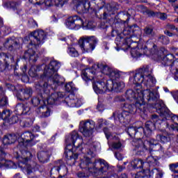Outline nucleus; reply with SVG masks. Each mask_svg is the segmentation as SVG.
I'll return each instance as SVG.
<instances>
[{
  "instance_id": "f257e3e1",
  "label": "nucleus",
  "mask_w": 178,
  "mask_h": 178,
  "mask_svg": "<svg viewBox=\"0 0 178 178\" xmlns=\"http://www.w3.org/2000/svg\"><path fill=\"white\" fill-rule=\"evenodd\" d=\"M60 67V63L55 60H51L48 65H46L44 70L43 75H41L40 80L36 84V87H40L44 94L49 95V85L48 82L45 81V79L53 77L51 79L52 86H54V88H56L58 86H62L65 83V79L60 77L58 74V70Z\"/></svg>"
},
{
  "instance_id": "f03ea898",
  "label": "nucleus",
  "mask_w": 178,
  "mask_h": 178,
  "mask_svg": "<svg viewBox=\"0 0 178 178\" xmlns=\"http://www.w3.org/2000/svg\"><path fill=\"white\" fill-rule=\"evenodd\" d=\"M29 146L23 142H19L17 149L19 152H14V157L17 159L20 163L25 165V172L29 178H33L35 176L36 170L40 169V165L35 162H31L33 159V154L29 151Z\"/></svg>"
},
{
  "instance_id": "7ed1b4c3",
  "label": "nucleus",
  "mask_w": 178,
  "mask_h": 178,
  "mask_svg": "<svg viewBox=\"0 0 178 178\" xmlns=\"http://www.w3.org/2000/svg\"><path fill=\"white\" fill-rule=\"evenodd\" d=\"M125 97L127 102H136L137 99L138 101L146 99L149 105L154 106L155 102L159 99V93L156 89L143 90L141 85H138L134 86V90L131 89L127 90Z\"/></svg>"
},
{
  "instance_id": "20e7f679",
  "label": "nucleus",
  "mask_w": 178,
  "mask_h": 178,
  "mask_svg": "<svg viewBox=\"0 0 178 178\" xmlns=\"http://www.w3.org/2000/svg\"><path fill=\"white\" fill-rule=\"evenodd\" d=\"M47 38V34L42 30L35 31L32 32L30 36L25 38L24 42L28 44L29 49L24 52L23 58L24 59H29L32 62H37V57L35 51L33 50V48L44 44V40Z\"/></svg>"
},
{
  "instance_id": "39448f33",
  "label": "nucleus",
  "mask_w": 178,
  "mask_h": 178,
  "mask_svg": "<svg viewBox=\"0 0 178 178\" xmlns=\"http://www.w3.org/2000/svg\"><path fill=\"white\" fill-rule=\"evenodd\" d=\"M97 83L94 86V90L97 94H105L108 91H114V92H120L124 88V82H116L108 81L101 74L96 78Z\"/></svg>"
},
{
  "instance_id": "423d86ee",
  "label": "nucleus",
  "mask_w": 178,
  "mask_h": 178,
  "mask_svg": "<svg viewBox=\"0 0 178 178\" xmlns=\"http://www.w3.org/2000/svg\"><path fill=\"white\" fill-rule=\"evenodd\" d=\"M70 140L72 145L70 144L67 145L65 156L67 159H74V161H76L81 152L84 153L83 152V147H81L83 139H81L77 132L73 131L71 134Z\"/></svg>"
},
{
  "instance_id": "0eeeda50",
  "label": "nucleus",
  "mask_w": 178,
  "mask_h": 178,
  "mask_svg": "<svg viewBox=\"0 0 178 178\" xmlns=\"http://www.w3.org/2000/svg\"><path fill=\"white\" fill-rule=\"evenodd\" d=\"M131 12H134V10L129 9L128 11L118 13L114 17L113 24L118 31H122L126 28V24L129 23V20L131 17Z\"/></svg>"
},
{
  "instance_id": "6e6552de",
  "label": "nucleus",
  "mask_w": 178,
  "mask_h": 178,
  "mask_svg": "<svg viewBox=\"0 0 178 178\" xmlns=\"http://www.w3.org/2000/svg\"><path fill=\"white\" fill-rule=\"evenodd\" d=\"M154 108H156V112L159 113L161 118H163L165 120H172L173 122L178 120V115H173V113L168 109L163 101L157 99V101L153 104Z\"/></svg>"
},
{
  "instance_id": "1a4fd4ad",
  "label": "nucleus",
  "mask_w": 178,
  "mask_h": 178,
  "mask_svg": "<svg viewBox=\"0 0 178 178\" xmlns=\"http://www.w3.org/2000/svg\"><path fill=\"white\" fill-rule=\"evenodd\" d=\"M113 170V166L109 165L106 161L102 159H98L95 161L94 175L96 176L104 175L108 176Z\"/></svg>"
},
{
  "instance_id": "9d476101",
  "label": "nucleus",
  "mask_w": 178,
  "mask_h": 178,
  "mask_svg": "<svg viewBox=\"0 0 178 178\" xmlns=\"http://www.w3.org/2000/svg\"><path fill=\"white\" fill-rule=\"evenodd\" d=\"M97 44H98V39L95 36L85 37L79 40V47L83 54L92 52L95 49Z\"/></svg>"
},
{
  "instance_id": "9b49d317",
  "label": "nucleus",
  "mask_w": 178,
  "mask_h": 178,
  "mask_svg": "<svg viewBox=\"0 0 178 178\" xmlns=\"http://www.w3.org/2000/svg\"><path fill=\"white\" fill-rule=\"evenodd\" d=\"M121 108L122 111L129 113V115H134L136 112H138V113H145L146 111L145 104H141L140 102H136L135 104L134 102H132V103L127 102L121 104Z\"/></svg>"
},
{
  "instance_id": "f8f14e48",
  "label": "nucleus",
  "mask_w": 178,
  "mask_h": 178,
  "mask_svg": "<svg viewBox=\"0 0 178 178\" xmlns=\"http://www.w3.org/2000/svg\"><path fill=\"white\" fill-rule=\"evenodd\" d=\"M148 51H150L152 55L156 54V45L154 43L147 42L143 47H135L131 49V55L133 58H140L143 55H147Z\"/></svg>"
},
{
  "instance_id": "ddd939ff",
  "label": "nucleus",
  "mask_w": 178,
  "mask_h": 178,
  "mask_svg": "<svg viewBox=\"0 0 178 178\" xmlns=\"http://www.w3.org/2000/svg\"><path fill=\"white\" fill-rule=\"evenodd\" d=\"M67 174V167L63 163L62 160H58L54 163V166L51 169L50 177L62 178Z\"/></svg>"
},
{
  "instance_id": "4468645a",
  "label": "nucleus",
  "mask_w": 178,
  "mask_h": 178,
  "mask_svg": "<svg viewBox=\"0 0 178 178\" xmlns=\"http://www.w3.org/2000/svg\"><path fill=\"white\" fill-rule=\"evenodd\" d=\"M17 140V136L15 134H10L6 135L3 138V144L0 146V158L5 159L6 158V152L5 149L8 148V145L15 144Z\"/></svg>"
},
{
  "instance_id": "2eb2a0df",
  "label": "nucleus",
  "mask_w": 178,
  "mask_h": 178,
  "mask_svg": "<svg viewBox=\"0 0 178 178\" xmlns=\"http://www.w3.org/2000/svg\"><path fill=\"white\" fill-rule=\"evenodd\" d=\"M95 127V122L91 120L81 121L79 124V131L84 137H91Z\"/></svg>"
},
{
  "instance_id": "dca6fc26",
  "label": "nucleus",
  "mask_w": 178,
  "mask_h": 178,
  "mask_svg": "<svg viewBox=\"0 0 178 178\" xmlns=\"http://www.w3.org/2000/svg\"><path fill=\"white\" fill-rule=\"evenodd\" d=\"M148 74H149V66L143 67L136 70L134 75L136 86H140L141 83H144V80Z\"/></svg>"
},
{
  "instance_id": "f3484780",
  "label": "nucleus",
  "mask_w": 178,
  "mask_h": 178,
  "mask_svg": "<svg viewBox=\"0 0 178 178\" xmlns=\"http://www.w3.org/2000/svg\"><path fill=\"white\" fill-rule=\"evenodd\" d=\"M144 146L145 151H147L148 154H151L152 151H161L162 149V145L158 143V140L151 138H147Z\"/></svg>"
},
{
  "instance_id": "a211bd4d",
  "label": "nucleus",
  "mask_w": 178,
  "mask_h": 178,
  "mask_svg": "<svg viewBox=\"0 0 178 178\" xmlns=\"http://www.w3.org/2000/svg\"><path fill=\"white\" fill-rule=\"evenodd\" d=\"M96 72L94 69L92 68H86L83 70L81 72V77L85 80V81H90V80H93V90L94 86L97 84V77L100 74L102 77V73H97V76H95Z\"/></svg>"
},
{
  "instance_id": "6ab92c4d",
  "label": "nucleus",
  "mask_w": 178,
  "mask_h": 178,
  "mask_svg": "<svg viewBox=\"0 0 178 178\" xmlns=\"http://www.w3.org/2000/svg\"><path fill=\"white\" fill-rule=\"evenodd\" d=\"M112 118H113L115 121L118 120L120 123H129L131 119V115L124 110H122V112L116 110L113 113Z\"/></svg>"
},
{
  "instance_id": "aec40b11",
  "label": "nucleus",
  "mask_w": 178,
  "mask_h": 178,
  "mask_svg": "<svg viewBox=\"0 0 178 178\" xmlns=\"http://www.w3.org/2000/svg\"><path fill=\"white\" fill-rule=\"evenodd\" d=\"M65 24L68 29L73 30L76 29V26L78 27H81L84 24V21L79 15H74L68 17L65 21Z\"/></svg>"
},
{
  "instance_id": "412c9836",
  "label": "nucleus",
  "mask_w": 178,
  "mask_h": 178,
  "mask_svg": "<svg viewBox=\"0 0 178 178\" xmlns=\"http://www.w3.org/2000/svg\"><path fill=\"white\" fill-rule=\"evenodd\" d=\"M74 2H76L75 8L78 13H87V12H88V10H90V8H91L90 1L88 0H74Z\"/></svg>"
},
{
  "instance_id": "4be33fe9",
  "label": "nucleus",
  "mask_w": 178,
  "mask_h": 178,
  "mask_svg": "<svg viewBox=\"0 0 178 178\" xmlns=\"http://www.w3.org/2000/svg\"><path fill=\"white\" fill-rule=\"evenodd\" d=\"M134 29H136V30H139L138 25L134 24V25L128 26L122 30V35L125 37V40L132 38L133 35L138 37V33H136Z\"/></svg>"
},
{
  "instance_id": "5701e85b",
  "label": "nucleus",
  "mask_w": 178,
  "mask_h": 178,
  "mask_svg": "<svg viewBox=\"0 0 178 178\" xmlns=\"http://www.w3.org/2000/svg\"><path fill=\"white\" fill-rule=\"evenodd\" d=\"M158 168L143 169V171L138 172L135 175V178H144L145 176L154 177V176L158 175Z\"/></svg>"
},
{
  "instance_id": "b1692460",
  "label": "nucleus",
  "mask_w": 178,
  "mask_h": 178,
  "mask_svg": "<svg viewBox=\"0 0 178 178\" xmlns=\"http://www.w3.org/2000/svg\"><path fill=\"white\" fill-rule=\"evenodd\" d=\"M80 167L82 169H88L90 173H94L95 161H92L90 157H85L84 160L81 162Z\"/></svg>"
},
{
  "instance_id": "393cba45",
  "label": "nucleus",
  "mask_w": 178,
  "mask_h": 178,
  "mask_svg": "<svg viewBox=\"0 0 178 178\" xmlns=\"http://www.w3.org/2000/svg\"><path fill=\"white\" fill-rule=\"evenodd\" d=\"M4 47L9 51L19 49L20 48V40L18 38L8 39L4 43Z\"/></svg>"
},
{
  "instance_id": "a878e982",
  "label": "nucleus",
  "mask_w": 178,
  "mask_h": 178,
  "mask_svg": "<svg viewBox=\"0 0 178 178\" xmlns=\"http://www.w3.org/2000/svg\"><path fill=\"white\" fill-rule=\"evenodd\" d=\"M31 109L30 106H29V104L27 103H19L15 106V112L17 115H19V116H22V115H27Z\"/></svg>"
},
{
  "instance_id": "bb28decb",
  "label": "nucleus",
  "mask_w": 178,
  "mask_h": 178,
  "mask_svg": "<svg viewBox=\"0 0 178 178\" xmlns=\"http://www.w3.org/2000/svg\"><path fill=\"white\" fill-rule=\"evenodd\" d=\"M22 138L19 139V143H23L25 145L29 146V144L31 143V141L34 140L35 136L31 131H25L22 136Z\"/></svg>"
},
{
  "instance_id": "cd10ccee",
  "label": "nucleus",
  "mask_w": 178,
  "mask_h": 178,
  "mask_svg": "<svg viewBox=\"0 0 178 178\" xmlns=\"http://www.w3.org/2000/svg\"><path fill=\"white\" fill-rule=\"evenodd\" d=\"M155 84H156V79H155L154 76H151V71L149 70V74L146 75V77L143 81V85L147 87V90H149V88L155 87Z\"/></svg>"
},
{
  "instance_id": "c85d7f7f",
  "label": "nucleus",
  "mask_w": 178,
  "mask_h": 178,
  "mask_svg": "<svg viewBox=\"0 0 178 178\" xmlns=\"http://www.w3.org/2000/svg\"><path fill=\"white\" fill-rule=\"evenodd\" d=\"M35 112L40 118H48L51 115V110L47 105H43L36 108Z\"/></svg>"
},
{
  "instance_id": "c756f323",
  "label": "nucleus",
  "mask_w": 178,
  "mask_h": 178,
  "mask_svg": "<svg viewBox=\"0 0 178 178\" xmlns=\"http://www.w3.org/2000/svg\"><path fill=\"white\" fill-rule=\"evenodd\" d=\"M145 127L147 131V138H149V137H151V134L152 133L153 130H155L156 127H155V122L154 121H152V120L151 119V120L147 121L145 124Z\"/></svg>"
},
{
  "instance_id": "7c9ffc66",
  "label": "nucleus",
  "mask_w": 178,
  "mask_h": 178,
  "mask_svg": "<svg viewBox=\"0 0 178 178\" xmlns=\"http://www.w3.org/2000/svg\"><path fill=\"white\" fill-rule=\"evenodd\" d=\"M144 34L146 37L149 38H154L156 35V32H155V28L152 25H147L143 29Z\"/></svg>"
},
{
  "instance_id": "2f4dec72",
  "label": "nucleus",
  "mask_w": 178,
  "mask_h": 178,
  "mask_svg": "<svg viewBox=\"0 0 178 178\" xmlns=\"http://www.w3.org/2000/svg\"><path fill=\"white\" fill-rule=\"evenodd\" d=\"M49 156H51V153L49 151H42L38 153V159L41 163H45L49 161Z\"/></svg>"
},
{
  "instance_id": "473e14b6",
  "label": "nucleus",
  "mask_w": 178,
  "mask_h": 178,
  "mask_svg": "<svg viewBox=\"0 0 178 178\" xmlns=\"http://www.w3.org/2000/svg\"><path fill=\"white\" fill-rule=\"evenodd\" d=\"M175 60V56L172 54H168L161 58V64L163 66H170L172 63Z\"/></svg>"
},
{
  "instance_id": "72a5a7b5",
  "label": "nucleus",
  "mask_w": 178,
  "mask_h": 178,
  "mask_svg": "<svg viewBox=\"0 0 178 178\" xmlns=\"http://www.w3.org/2000/svg\"><path fill=\"white\" fill-rule=\"evenodd\" d=\"M145 141H147V138H135L132 142V145H134L136 149H138V148L145 149V146H144Z\"/></svg>"
},
{
  "instance_id": "f704fd0d",
  "label": "nucleus",
  "mask_w": 178,
  "mask_h": 178,
  "mask_svg": "<svg viewBox=\"0 0 178 178\" xmlns=\"http://www.w3.org/2000/svg\"><path fill=\"white\" fill-rule=\"evenodd\" d=\"M97 67H98V69H100V70H101V72H99V73H102V76L104 79H105V77L104 76L103 74H106V76H109V74H111V72L112 71V68H111V67H109V66H108L105 64H102V63L97 64ZM102 73H103V74H102Z\"/></svg>"
},
{
  "instance_id": "c9c22d12",
  "label": "nucleus",
  "mask_w": 178,
  "mask_h": 178,
  "mask_svg": "<svg viewBox=\"0 0 178 178\" xmlns=\"http://www.w3.org/2000/svg\"><path fill=\"white\" fill-rule=\"evenodd\" d=\"M146 162L148 163L149 168H158L159 166V161L152 156H149L146 159Z\"/></svg>"
},
{
  "instance_id": "e433bc0d",
  "label": "nucleus",
  "mask_w": 178,
  "mask_h": 178,
  "mask_svg": "<svg viewBox=\"0 0 178 178\" xmlns=\"http://www.w3.org/2000/svg\"><path fill=\"white\" fill-rule=\"evenodd\" d=\"M151 120L154 122L155 127L161 129L162 124H163V120H165V118H162V119H161L158 115H156V114H153L151 115Z\"/></svg>"
},
{
  "instance_id": "4c0bfd02",
  "label": "nucleus",
  "mask_w": 178,
  "mask_h": 178,
  "mask_svg": "<svg viewBox=\"0 0 178 178\" xmlns=\"http://www.w3.org/2000/svg\"><path fill=\"white\" fill-rule=\"evenodd\" d=\"M170 70L172 74H175V80H178V60H173L170 65Z\"/></svg>"
},
{
  "instance_id": "58836bf2",
  "label": "nucleus",
  "mask_w": 178,
  "mask_h": 178,
  "mask_svg": "<svg viewBox=\"0 0 178 178\" xmlns=\"http://www.w3.org/2000/svg\"><path fill=\"white\" fill-rule=\"evenodd\" d=\"M40 70H42V65H33L29 71V74L31 77H37V72Z\"/></svg>"
},
{
  "instance_id": "ea45409f",
  "label": "nucleus",
  "mask_w": 178,
  "mask_h": 178,
  "mask_svg": "<svg viewBox=\"0 0 178 178\" xmlns=\"http://www.w3.org/2000/svg\"><path fill=\"white\" fill-rule=\"evenodd\" d=\"M134 169H144V161L142 159H135L131 162Z\"/></svg>"
},
{
  "instance_id": "a19ab883",
  "label": "nucleus",
  "mask_w": 178,
  "mask_h": 178,
  "mask_svg": "<svg viewBox=\"0 0 178 178\" xmlns=\"http://www.w3.org/2000/svg\"><path fill=\"white\" fill-rule=\"evenodd\" d=\"M145 134V138H148V136H147V131H145V129H144V127H139L136 128V134L134 138H143V136Z\"/></svg>"
},
{
  "instance_id": "79ce46f5",
  "label": "nucleus",
  "mask_w": 178,
  "mask_h": 178,
  "mask_svg": "<svg viewBox=\"0 0 178 178\" xmlns=\"http://www.w3.org/2000/svg\"><path fill=\"white\" fill-rule=\"evenodd\" d=\"M31 104L33 105V106H38L41 102H43V104H45V102L44 101V98L42 97V95H38L37 97H35L31 99Z\"/></svg>"
},
{
  "instance_id": "37998d69",
  "label": "nucleus",
  "mask_w": 178,
  "mask_h": 178,
  "mask_svg": "<svg viewBox=\"0 0 178 178\" xmlns=\"http://www.w3.org/2000/svg\"><path fill=\"white\" fill-rule=\"evenodd\" d=\"M107 8L109 12H116V10H119L120 9V4L116 2H111V3L107 5Z\"/></svg>"
},
{
  "instance_id": "c03bdc74",
  "label": "nucleus",
  "mask_w": 178,
  "mask_h": 178,
  "mask_svg": "<svg viewBox=\"0 0 178 178\" xmlns=\"http://www.w3.org/2000/svg\"><path fill=\"white\" fill-rule=\"evenodd\" d=\"M63 102H65L68 106H77L79 100L77 99H70V97H67Z\"/></svg>"
},
{
  "instance_id": "a18cd8bd",
  "label": "nucleus",
  "mask_w": 178,
  "mask_h": 178,
  "mask_svg": "<svg viewBox=\"0 0 178 178\" xmlns=\"http://www.w3.org/2000/svg\"><path fill=\"white\" fill-rule=\"evenodd\" d=\"M104 133L106 136V138H107V140H110V139H113V140H118L119 138L116 136L112 135V133H111L109 131V129H108V127H104L103 129Z\"/></svg>"
},
{
  "instance_id": "49530a36",
  "label": "nucleus",
  "mask_w": 178,
  "mask_h": 178,
  "mask_svg": "<svg viewBox=\"0 0 178 178\" xmlns=\"http://www.w3.org/2000/svg\"><path fill=\"white\" fill-rule=\"evenodd\" d=\"M108 77L111 79L108 81H115L116 79H119V77H120V74L113 70H111V72L108 74Z\"/></svg>"
},
{
  "instance_id": "de8ad7c7",
  "label": "nucleus",
  "mask_w": 178,
  "mask_h": 178,
  "mask_svg": "<svg viewBox=\"0 0 178 178\" xmlns=\"http://www.w3.org/2000/svg\"><path fill=\"white\" fill-rule=\"evenodd\" d=\"M56 101H58V98H56V95H54V93H52L47 99L48 105H55Z\"/></svg>"
},
{
  "instance_id": "09e8293b",
  "label": "nucleus",
  "mask_w": 178,
  "mask_h": 178,
  "mask_svg": "<svg viewBox=\"0 0 178 178\" xmlns=\"http://www.w3.org/2000/svg\"><path fill=\"white\" fill-rule=\"evenodd\" d=\"M65 90L67 92H73L76 91V87L74 86V83L73 82H69L65 85Z\"/></svg>"
},
{
  "instance_id": "8fccbe9b",
  "label": "nucleus",
  "mask_w": 178,
  "mask_h": 178,
  "mask_svg": "<svg viewBox=\"0 0 178 178\" xmlns=\"http://www.w3.org/2000/svg\"><path fill=\"white\" fill-rule=\"evenodd\" d=\"M158 40L160 42H161V44H163L164 45H168V44L170 42L169 38L163 35H160Z\"/></svg>"
},
{
  "instance_id": "3c124183",
  "label": "nucleus",
  "mask_w": 178,
  "mask_h": 178,
  "mask_svg": "<svg viewBox=\"0 0 178 178\" xmlns=\"http://www.w3.org/2000/svg\"><path fill=\"white\" fill-rule=\"evenodd\" d=\"M67 52L69 55L73 56L74 58H76L77 56H79V51H77V50H76L74 47H69Z\"/></svg>"
},
{
  "instance_id": "603ef678",
  "label": "nucleus",
  "mask_w": 178,
  "mask_h": 178,
  "mask_svg": "<svg viewBox=\"0 0 178 178\" xmlns=\"http://www.w3.org/2000/svg\"><path fill=\"white\" fill-rule=\"evenodd\" d=\"M137 127H129L127 128V132L129 134V136H130L131 137H135L136 136V130Z\"/></svg>"
},
{
  "instance_id": "864d4df0",
  "label": "nucleus",
  "mask_w": 178,
  "mask_h": 178,
  "mask_svg": "<svg viewBox=\"0 0 178 178\" xmlns=\"http://www.w3.org/2000/svg\"><path fill=\"white\" fill-rule=\"evenodd\" d=\"M68 0H53L54 6L62 8L64 3H67Z\"/></svg>"
},
{
  "instance_id": "5fc2aeb1",
  "label": "nucleus",
  "mask_w": 178,
  "mask_h": 178,
  "mask_svg": "<svg viewBox=\"0 0 178 178\" xmlns=\"http://www.w3.org/2000/svg\"><path fill=\"white\" fill-rule=\"evenodd\" d=\"M11 115L12 111H10V110H4L1 113V119H3V120H6V119H8V118Z\"/></svg>"
},
{
  "instance_id": "6e6d98bb",
  "label": "nucleus",
  "mask_w": 178,
  "mask_h": 178,
  "mask_svg": "<svg viewBox=\"0 0 178 178\" xmlns=\"http://www.w3.org/2000/svg\"><path fill=\"white\" fill-rule=\"evenodd\" d=\"M145 13L148 16V17H156L158 12H154L149 9L146 8Z\"/></svg>"
},
{
  "instance_id": "4d7b16f0",
  "label": "nucleus",
  "mask_w": 178,
  "mask_h": 178,
  "mask_svg": "<svg viewBox=\"0 0 178 178\" xmlns=\"http://www.w3.org/2000/svg\"><path fill=\"white\" fill-rule=\"evenodd\" d=\"M17 122H19V117L17 115H13L8 120L9 124H15Z\"/></svg>"
},
{
  "instance_id": "13d9d810",
  "label": "nucleus",
  "mask_w": 178,
  "mask_h": 178,
  "mask_svg": "<svg viewBox=\"0 0 178 178\" xmlns=\"http://www.w3.org/2000/svg\"><path fill=\"white\" fill-rule=\"evenodd\" d=\"M6 168L8 169H15L16 168V164L12 161H7L4 163Z\"/></svg>"
},
{
  "instance_id": "bf43d9fd",
  "label": "nucleus",
  "mask_w": 178,
  "mask_h": 178,
  "mask_svg": "<svg viewBox=\"0 0 178 178\" xmlns=\"http://www.w3.org/2000/svg\"><path fill=\"white\" fill-rule=\"evenodd\" d=\"M169 168L173 173H178V163L170 164Z\"/></svg>"
},
{
  "instance_id": "052dcab7",
  "label": "nucleus",
  "mask_w": 178,
  "mask_h": 178,
  "mask_svg": "<svg viewBox=\"0 0 178 178\" xmlns=\"http://www.w3.org/2000/svg\"><path fill=\"white\" fill-rule=\"evenodd\" d=\"M156 139L160 140L161 143H168L169 141V137L161 134L156 136Z\"/></svg>"
},
{
  "instance_id": "680f3d73",
  "label": "nucleus",
  "mask_w": 178,
  "mask_h": 178,
  "mask_svg": "<svg viewBox=\"0 0 178 178\" xmlns=\"http://www.w3.org/2000/svg\"><path fill=\"white\" fill-rule=\"evenodd\" d=\"M6 105H8V97L6 96L0 97V106H6Z\"/></svg>"
},
{
  "instance_id": "e2e57ef3",
  "label": "nucleus",
  "mask_w": 178,
  "mask_h": 178,
  "mask_svg": "<svg viewBox=\"0 0 178 178\" xmlns=\"http://www.w3.org/2000/svg\"><path fill=\"white\" fill-rule=\"evenodd\" d=\"M156 17L161 19V20H166L168 19V15L165 13H158Z\"/></svg>"
},
{
  "instance_id": "0e129e2a",
  "label": "nucleus",
  "mask_w": 178,
  "mask_h": 178,
  "mask_svg": "<svg viewBox=\"0 0 178 178\" xmlns=\"http://www.w3.org/2000/svg\"><path fill=\"white\" fill-rule=\"evenodd\" d=\"M43 3H44L47 8H51V6H54V0H44Z\"/></svg>"
},
{
  "instance_id": "69168bd1",
  "label": "nucleus",
  "mask_w": 178,
  "mask_h": 178,
  "mask_svg": "<svg viewBox=\"0 0 178 178\" xmlns=\"http://www.w3.org/2000/svg\"><path fill=\"white\" fill-rule=\"evenodd\" d=\"M91 2H94L97 6H104V0H91Z\"/></svg>"
},
{
  "instance_id": "338daca9",
  "label": "nucleus",
  "mask_w": 178,
  "mask_h": 178,
  "mask_svg": "<svg viewBox=\"0 0 178 178\" xmlns=\"http://www.w3.org/2000/svg\"><path fill=\"white\" fill-rule=\"evenodd\" d=\"M114 101L115 102H124L125 99L124 97H123L122 96H116L114 98Z\"/></svg>"
},
{
  "instance_id": "774afa93",
  "label": "nucleus",
  "mask_w": 178,
  "mask_h": 178,
  "mask_svg": "<svg viewBox=\"0 0 178 178\" xmlns=\"http://www.w3.org/2000/svg\"><path fill=\"white\" fill-rule=\"evenodd\" d=\"M172 97L177 102H178V90L174 91L172 92Z\"/></svg>"
}]
</instances>
